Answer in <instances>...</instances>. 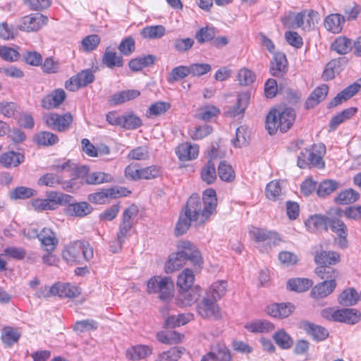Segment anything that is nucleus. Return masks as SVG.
Wrapping results in <instances>:
<instances>
[{
  "mask_svg": "<svg viewBox=\"0 0 361 361\" xmlns=\"http://www.w3.org/2000/svg\"><path fill=\"white\" fill-rule=\"evenodd\" d=\"M20 337V333L17 329L10 326L4 327L1 334V339L7 346H11L16 343Z\"/></svg>",
  "mask_w": 361,
  "mask_h": 361,
  "instance_id": "nucleus-49",
  "label": "nucleus"
},
{
  "mask_svg": "<svg viewBox=\"0 0 361 361\" xmlns=\"http://www.w3.org/2000/svg\"><path fill=\"white\" fill-rule=\"evenodd\" d=\"M273 338L276 343L283 349L290 348L293 343L291 337L284 330L276 332Z\"/></svg>",
  "mask_w": 361,
  "mask_h": 361,
  "instance_id": "nucleus-56",
  "label": "nucleus"
},
{
  "mask_svg": "<svg viewBox=\"0 0 361 361\" xmlns=\"http://www.w3.org/2000/svg\"><path fill=\"white\" fill-rule=\"evenodd\" d=\"M281 193L280 184L276 180H272L267 184L266 188V195L267 198L271 200H276L279 198Z\"/></svg>",
  "mask_w": 361,
  "mask_h": 361,
  "instance_id": "nucleus-63",
  "label": "nucleus"
},
{
  "mask_svg": "<svg viewBox=\"0 0 361 361\" xmlns=\"http://www.w3.org/2000/svg\"><path fill=\"white\" fill-rule=\"evenodd\" d=\"M304 328L307 333L316 341H324L329 336L328 330L323 326L305 322Z\"/></svg>",
  "mask_w": 361,
  "mask_h": 361,
  "instance_id": "nucleus-32",
  "label": "nucleus"
},
{
  "mask_svg": "<svg viewBox=\"0 0 361 361\" xmlns=\"http://www.w3.org/2000/svg\"><path fill=\"white\" fill-rule=\"evenodd\" d=\"M152 353V350L147 345H137L127 350L126 355L130 360H136L144 359Z\"/></svg>",
  "mask_w": 361,
  "mask_h": 361,
  "instance_id": "nucleus-47",
  "label": "nucleus"
},
{
  "mask_svg": "<svg viewBox=\"0 0 361 361\" xmlns=\"http://www.w3.org/2000/svg\"><path fill=\"white\" fill-rule=\"evenodd\" d=\"M352 48V41L345 37H339L331 44V49L339 54H345L348 53Z\"/></svg>",
  "mask_w": 361,
  "mask_h": 361,
  "instance_id": "nucleus-43",
  "label": "nucleus"
},
{
  "mask_svg": "<svg viewBox=\"0 0 361 361\" xmlns=\"http://www.w3.org/2000/svg\"><path fill=\"white\" fill-rule=\"evenodd\" d=\"M79 167H85L87 169V173L85 175L77 177V183L80 185V187L85 183L98 185L103 183H109L113 179L110 174L104 172L97 171L89 173L90 169L85 165L80 166Z\"/></svg>",
  "mask_w": 361,
  "mask_h": 361,
  "instance_id": "nucleus-12",
  "label": "nucleus"
},
{
  "mask_svg": "<svg viewBox=\"0 0 361 361\" xmlns=\"http://www.w3.org/2000/svg\"><path fill=\"white\" fill-rule=\"evenodd\" d=\"M133 223L130 221H123L119 225V229L116 234V240L113 243H116L117 247H114V245H111V250L113 252H117L119 250L121 249L122 245L124 243L125 240L129 236L130 230L133 226Z\"/></svg>",
  "mask_w": 361,
  "mask_h": 361,
  "instance_id": "nucleus-22",
  "label": "nucleus"
},
{
  "mask_svg": "<svg viewBox=\"0 0 361 361\" xmlns=\"http://www.w3.org/2000/svg\"><path fill=\"white\" fill-rule=\"evenodd\" d=\"M252 333H267L274 329V325L267 320H257L245 326Z\"/></svg>",
  "mask_w": 361,
  "mask_h": 361,
  "instance_id": "nucleus-41",
  "label": "nucleus"
},
{
  "mask_svg": "<svg viewBox=\"0 0 361 361\" xmlns=\"http://www.w3.org/2000/svg\"><path fill=\"white\" fill-rule=\"evenodd\" d=\"M336 315L338 322H344L348 324H355L357 323L361 318V313L355 309L343 308L337 310Z\"/></svg>",
  "mask_w": 361,
  "mask_h": 361,
  "instance_id": "nucleus-26",
  "label": "nucleus"
},
{
  "mask_svg": "<svg viewBox=\"0 0 361 361\" xmlns=\"http://www.w3.org/2000/svg\"><path fill=\"white\" fill-rule=\"evenodd\" d=\"M214 361H231V355L229 349L225 344L218 343L213 348Z\"/></svg>",
  "mask_w": 361,
  "mask_h": 361,
  "instance_id": "nucleus-53",
  "label": "nucleus"
},
{
  "mask_svg": "<svg viewBox=\"0 0 361 361\" xmlns=\"http://www.w3.org/2000/svg\"><path fill=\"white\" fill-rule=\"evenodd\" d=\"M295 120V113L293 108L272 109L266 118V129L270 135H274L278 130L281 133L287 132Z\"/></svg>",
  "mask_w": 361,
  "mask_h": 361,
  "instance_id": "nucleus-4",
  "label": "nucleus"
},
{
  "mask_svg": "<svg viewBox=\"0 0 361 361\" xmlns=\"http://www.w3.org/2000/svg\"><path fill=\"white\" fill-rule=\"evenodd\" d=\"M66 96L63 90H56L51 94H48L42 99V106L46 109L56 108L64 101Z\"/></svg>",
  "mask_w": 361,
  "mask_h": 361,
  "instance_id": "nucleus-18",
  "label": "nucleus"
},
{
  "mask_svg": "<svg viewBox=\"0 0 361 361\" xmlns=\"http://www.w3.org/2000/svg\"><path fill=\"white\" fill-rule=\"evenodd\" d=\"M62 257L68 263L80 264L93 257V248L87 242L77 240L66 246Z\"/></svg>",
  "mask_w": 361,
  "mask_h": 361,
  "instance_id": "nucleus-5",
  "label": "nucleus"
},
{
  "mask_svg": "<svg viewBox=\"0 0 361 361\" xmlns=\"http://www.w3.org/2000/svg\"><path fill=\"white\" fill-rule=\"evenodd\" d=\"M173 282L169 277L154 276L147 283V292L149 294L159 293V298L167 300L171 297Z\"/></svg>",
  "mask_w": 361,
  "mask_h": 361,
  "instance_id": "nucleus-7",
  "label": "nucleus"
},
{
  "mask_svg": "<svg viewBox=\"0 0 361 361\" xmlns=\"http://www.w3.org/2000/svg\"><path fill=\"white\" fill-rule=\"evenodd\" d=\"M325 147L322 145H313L310 149L302 150L298 157L297 165L301 169L312 166L319 169L324 167L322 155L324 153Z\"/></svg>",
  "mask_w": 361,
  "mask_h": 361,
  "instance_id": "nucleus-6",
  "label": "nucleus"
},
{
  "mask_svg": "<svg viewBox=\"0 0 361 361\" xmlns=\"http://www.w3.org/2000/svg\"><path fill=\"white\" fill-rule=\"evenodd\" d=\"M51 168L58 172L63 171L69 172L71 179L69 180H62L58 175L48 173L39 178L37 181L39 185L54 188L58 185H61L64 190L73 192L80 188V185L77 183V177L83 176L87 173L85 167H77V165L71 160H68L61 165L53 166Z\"/></svg>",
  "mask_w": 361,
  "mask_h": 361,
  "instance_id": "nucleus-2",
  "label": "nucleus"
},
{
  "mask_svg": "<svg viewBox=\"0 0 361 361\" xmlns=\"http://www.w3.org/2000/svg\"><path fill=\"white\" fill-rule=\"evenodd\" d=\"M329 226L332 231L336 233L339 237H341L342 241H344L345 243L347 227L343 221L337 219L329 218Z\"/></svg>",
  "mask_w": 361,
  "mask_h": 361,
  "instance_id": "nucleus-54",
  "label": "nucleus"
},
{
  "mask_svg": "<svg viewBox=\"0 0 361 361\" xmlns=\"http://www.w3.org/2000/svg\"><path fill=\"white\" fill-rule=\"evenodd\" d=\"M118 48L124 56H130L135 49L134 39L132 37H126L121 41Z\"/></svg>",
  "mask_w": 361,
  "mask_h": 361,
  "instance_id": "nucleus-64",
  "label": "nucleus"
},
{
  "mask_svg": "<svg viewBox=\"0 0 361 361\" xmlns=\"http://www.w3.org/2000/svg\"><path fill=\"white\" fill-rule=\"evenodd\" d=\"M339 187V182L331 179L325 180L319 183L317 194L320 197H325L336 191Z\"/></svg>",
  "mask_w": 361,
  "mask_h": 361,
  "instance_id": "nucleus-39",
  "label": "nucleus"
},
{
  "mask_svg": "<svg viewBox=\"0 0 361 361\" xmlns=\"http://www.w3.org/2000/svg\"><path fill=\"white\" fill-rule=\"evenodd\" d=\"M217 207L216 191L207 189L202 198L197 194H192L187 201L184 213H180L175 228V235H182L187 232L192 221L198 224H204L215 212Z\"/></svg>",
  "mask_w": 361,
  "mask_h": 361,
  "instance_id": "nucleus-1",
  "label": "nucleus"
},
{
  "mask_svg": "<svg viewBox=\"0 0 361 361\" xmlns=\"http://www.w3.org/2000/svg\"><path fill=\"white\" fill-rule=\"evenodd\" d=\"M359 295L356 290L350 288L344 290L338 296V302L343 306H352L357 303Z\"/></svg>",
  "mask_w": 361,
  "mask_h": 361,
  "instance_id": "nucleus-38",
  "label": "nucleus"
},
{
  "mask_svg": "<svg viewBox=\"0 0 361 361\" xmlns=\"http://www.w3.org/2000/svg\"><path fill=\"white\" fill-rule=\"evenodd\" d=\"M171 107L169 103L166 102H157L152 104L147 111V116H157L164 114Z\"/></svg>",
  "mask_w": 361,
  "mask_h": 361,
  "instance_id": "nucleus-58",
  "label": "nucleus"
},
{
  "mask_svg": "<svg viewBox=\"0 0 361 361\" xmlns=\"http://www.w3.org/2000/svg\"><path fill=\"white\" fill-rule=\"evenodd\" d=\"M140 95V92L137 90H127L118 92L111 96L109 102L112 105L121 104L126 102L134 99Z\"/></svg>",
  "mask_w": 361,
  "mask_h": 361,
  "instance_id": "nucleus-28",
  "label": "nucleus"
},
{
  "mask_svg": "<svg viewBox=\"0 0 361 361\" xmlns=\"http://www.w3.org/2000/svg\"><path fill=\"white\" fill-rule=\"evenodd\" d=\"M43 120L47 127L51 130L58 132H64L69 128L73 121V116L69 113L63 115L56 113H49L43 116Z\"/></svg>",
  "mask_w": 361,
  "mask_h": 361,
  "instance_id": "nucleus-8",
  "label": "nucleus"
},
{
  "mask_svg": "<svg viewBox=\"0 0 361 361\" xmlns=\"http://www.w3.org/2000/svg\"><path fill=\"white\" fill-rule=\"evenodd\" d=\"M48 18L42 13H35L20 18L18 27L20 30L25 32L37 31L46 25Z\"/></svg>",
  "mask_w": 361,
  "mask_h": 361,
  "instance_id": "nucleus-11",
  "label": "nucleus"
},
{
  "mask_svg": "<svg viewBox=\"0 0 361 361\" xmlns=\"http://www.w3.org/2000/svg\"><path fill=\"white\" fill-rule=\"evenodd\" d=\"M345 20V17L341 14H330L324 20V26L329 31L338 33L342 30Z\"/></svg>",
  "mask_w": 361,
  "mask_h": 361,
  "instance_id": "nucleus-25",
  "label": "nucleus"
},
{
  "mask_svg": "<svg viewBox=\"0 0 361 361\" xmlns=\"http://www.w3.org/2000/svg\"><path fill=\"white\" fill-rule=\"evenodd\" d=\"M185 349L182 347H173L159 355L157 361H178Z\"/></svg>",
  "mask_w": 361,
  "mask_h": 361,
  "instance_id": "nucleus-50",
  "label": "nucleus"
},
{
  "mask_svg": "<svg viewBox=\"0 0 361 361\" xmlns=\"http://www.w3.org/2000/svg\"><path fill=\"white\" fill-rule=\"evenodd\" d=\"M216 300L209 297L204 298L197 305V313L204 319H219L221 318V311Z\"/></svg>",
  "mask_w": 361,
  "mask_h": 361,
  "instance_id": "nucleus-9",
  "label": "nucleus"
},
{
  "mask_svg": "<svg viewBox=\"0 0 361 361\" xmlns=\"http://www.w3.org/2000/svg\"><path fill=\"white\" fill-rule=\"evenodd\" d=\"M195 281L193 271L189 269H185L179 275L177 280V286L181 290L189 289L192 287Z\"/></svg>",
  "mask_w": 361,
  "mask_h": 361,
  "instance_id": "nucleus-46",
  "label": "nucleus"
},
{
  "mask_svg": "<svg viewBox=\"0 0 361 361\" xmlns=\"http://www.w3.org/2000/svg\"><path fill=\"white\" fill-rule=\"evenodd\" d=\"M286 67L287 59L286 55L281 52L275 54L270 63L271 74L275 77H281L286 72Z\"/></svg>",
  "mask_w": 361,
  "mask_h": 361,
  "instance_id": "nucleus-20",
  "label": "nucleus"
},
{
  "mask_svg": "<svg viewBox=\"0 0 361 361\" xmlns=\"http://www.w3.org/2000/svg\"><path fill=\"white\" fill-rule=\"evenodd\" d=\"M39 240L43 250L49 253L54 252L59 243L56 233L49 228L42 229L39 232Z\"/></svg>",
  "mask_w": 361,
  "mask_h": 361,
  "instance_id": "nucleus-14",
  "label": "nucleus"
},
{
  "mask_svg": "<svg viewBox=\"0 0 361 361\" xmlns=\"http://www.w3.org/2000/svg\"><path fill=\"white\" fill-rule=\"evenodd\" d=\"M178 252L169 256V260L165 266V271L167 274L182 267L189 261L195 266L200 267L202 264V259L200 251L190 241L180 240L178 243Z\"/></svg>",
  "mask_w": 361,
  "mask_h": 361,
  "instance_id": "nucleus-3",
  "label": "nucleus"
},
{
  "mask_svg": "<svg viewBox=\"0 0 361 361\" xmlns=\"http://www.w3.org/2000/svg\"><path fill=\"white\" fill-rule=\"evenodd\" d=\"M340 255L338 253L333 251L318 250L314 252V261L316 264L321 267L335 264L339 261Z\"/></svg>",
  "mask_w": 361,
  "mask_h": 361,
  "instance_id": "nucleus-24",
  "label": "nucleus"
},
{
  "mask_svg": "<svg viewBox=\"0 0 361 361\" xmlns=\"http://www.w3.org/2000/svg\"><path fill=\"white\" fill-rule=\"evenodd\" d=\"M37 192L32 188L20 186L12 190L9 193L11 200H25L36 195Z\"/></svg>",
  "mask_w": 361,
  "mask_h": 361,
  "instance_id": "nucleus-51",
  "label": "nucleus"
},
{
  "mask_svg": "<svg viewBox=\"0 0 361 361\" xmlns=\"http://www.w3.org/2000/svg\"><path fill=\"white\" fill-rule=\"evenodd\" d=\"M312 284V281L308 279H291L287 282V288L296 292H304L308 290Z\"/></svg>",
  "mask_w": 361,
  "mask_h": 361,
  "instance_id": "nucleus-37",
  "label": "nucleus"
},
{
  "mask_svg": "<svg viewBox=\"0 0 361 361\" xmlns=\"http://www.w3.org/2000/svg\"><path fill=\"white\" fill-rule=\"evenodd\" d=\"M130 191L125 188H109L102 189L97 192L91 193L88 195V200L94 204H105L108 198H117L126 196Z\"/></svg>",
  "mask_w": 361,
  "mask_h": 361,
  "instance_id": "nucleus-10",
  "label": "nucleus"
},
{
  "mask_svg": "<svg viewBox=\"0 0 361 361\" xmlns=\"http://www.w3.org/2000/svg\"><path fill=\"white\" fill-rule=\"evenodd\" d=\"M142 125L141 119L134 114L123 116L122 127L127 129H136Z\"/></svg>",
  "mask_w": 361,
  "mask_h": 361,
  "instance_id": "nucleus-62",
  "label": "nucleus"
},
{
  "mask_svg": "<svg viewBox=\"0 0 361 361\" xmlns=\"http://www.w3.org/2000/svg\"><path fill=\"white\" fill-rule=\"evenodd\" d=\"M34 140L39 145L51 146L59 142V137L52 133L42 131L35 135Z\"/></svg>",
  "mask_w": 361,
  "mask_h": 361,
  "instance_id": "nucleus-48",
  "label": "nucleus"
},
{
  "mask_svg": "<svg viewBox=\"0 0 361 361\" xmlns=\"http://www.w3.org/2000/svg\"><path fill=\"white\" fill-rule=\"evenodd\" d=\"M102 62L109 68L122 67L123 66V56L112 51L109 47L105 49L102 57Z\"/></svg>",
  "mask_w": 361,
  "mask_h": 361,
  "instance_id": "nucleus-31",
  "label": "nucleus"
},
{
  "mask_svg": "<svg viewBox=\"0 0 361 361\" xmlns=\"http://www.w3.org/2000/svg\"><path fill=\"white\" fill-rule=\"evenodd\" d=\"M357 112V108L350 107L334 116L329 124V131H335L338 126L345 121L350 119Z\"/></svg>",
  "mask_w": 361,
  "mask_h": 361,
  "instance_id": "nucleus-21",
  "label": "nucleus"
},
{
  "mask_svg": "<svg viewBox=\"0 0 361 361\" xmlns=\"http://www.w3.org/2000/svg\"><path fill=\"white\" fill-rule=\"evenodd\" d=\"M319 14L314 10H304L298 13L293 21V25L297 27H304V28L310 29L315 23H318Z\"/></svg>",
  "mask_w": 361,
  "mask_h": 361,
  "instance_id": "nucleus-13",
  "label": "nucleus"
},
{
  "mask_svg": "<svg viewBox=\"0 0 361 361\" xmlns=\"http://www.w3.org/2000/svg\"><path fill=\"white\" fill-rule=\"evenodd\" d=\"M295 310V306L290 302L288 303H274L267 307V312L269 315L283 319L290 315Z\"/></svg>",
  "mask_w": 361,
  "mask_h": 361,
  "instance_id": "nucleus-16",
  "label": "nucleus"
},
{
  "mask_svg": "<svg viewBox=\"0 0 361 361\" xmlns=\"http://www.w3.org/2000/svg\"><path fill=\"white\" fill-rule=\"evenodd\" d=\"M336 283L323 281L317 284L312 290L311 295L314 298H323L330 295L336 288Z\"/></svg>",
  "mask_w": 361,
  "mask_h": 361,
  "instance_id": "nucleus-34",
  "label": "nucleus"
},
{
  "mask_svg": "<svg viewBox=\"0 0 361 361\" xmlns=\"http://www.w3.org/2000/svg\"><path fill=\"white\" fill-rule=\"evenodd\" d=\"M190 75L188 66H179L173 68L168 77L169 83L180 80Z\"/></svg>",
  "mask_w": 361,
  "mask_h": 361,
  "instance_id": "nucleus-60",
  "label": "nucleus"
},
{
  "mask_svg": "<svg viewBox=\"0 0 361 361\" xmlns=\"http://www.w3.org/2000/svg\"><path fill=\"white\" fill-rule=\"evenodd\" d=\"M250 234L255 241L266 242L269 246L276 245L280 240L276 233L262 228H255L250 231Z\"/></svg>",
  "mask_w": 361,
  "mask_h": 361,
  "instance_id": "nucleus-19",
  "label": "nucleus"
},
{
  "mask_svg": "<svg viewBox=\"0 0 361 361\" xmlns=\"http://www.w3.org/2000/svg\"><path fill=\"white\" fill-rule=\"evenodd\" d=\"M166 32L164 26L161 25L147 26L141 30L142 37L149 39H160Z\"/></svg>",
  "mask_w": 361,
  "mask_h": 361,
  "instance_id": "nucleus-42",
  "label": "nucleus"
},
{
  "mask_svg": "<svg viewBox=\"0 0 361 361\" xmlns=\"http://www.w3.org/2000/svg\"><path fill=\"white\" fill-rule=\"evenodd\" d=\"M360 197L359 193L349 188L340 192L335 197V202L340 204H349L356 202Z\"/></svg>",
  "mask_w": 361,
  "mask_h": 361,
  "instance_id": "nucleus-40",
  "label": "nucleus"
},
{
  "mask_svg": "<svg viewBox=\"0 0 361 361\" xmlns=\"http://www.w3.org/2000/svg\"><path fill=\"white\" fill-rule=\"evenodd\" d=\"M53 295L60 298H75L80 294V290L76 286L70 283H56L49 288Z\"/></svg>",
  "mask_w": 361,
  "mask_h": 361,
  "instance_id": "nucleus-15",
  "label": "nucleus"
},
{
  "mask_svg": "<svg viewBox=\"0 0 361 361\" xmlns=\"http://www.w3.org/2000/svg\"><path fill=\"white\" fill-rule=\"evenodd\" d=\"M218 173L219 178L226 182H231L234 178V171L229 164L225 161H221L218 167Z\"/></svg>",
  "mask_w": 361,
  "mask_h": 361,
  "instance_id": "nucleus-57",
  "label": "nucleus"
},
{
  "mask_svg": "<svg viewBox=\"0 0 361 361\" xmlns=\"http://www.w3.org/2000/svg\"><path fill=\"white\" fill-rule=\"evenodd\" d=\"M201 177L203 181L207 184H212L216 178L215 164L212 159L209 160L207 164L202 168Z\"/></svg>",
  "mask_w": 361,
  "mask_h": 361,
  "instance_id": "nucleus-52",
  "label": "nucleus"
},
{
  "mask_svg": "<svg viewBox=\"0 0 361 361\" xmlns=\"http://www.w3.org/2000/svg\"><path fill=\"white\" fill-rule=\"evenodd\" d=\"M23 154L11 151L0 156V164L4 167H16L24 161Z\"/></svg>",
  "mask_w": 361,
  "mask_h": 361,
  "instance_id": "nucleus-30",
  "label": "nucleus"
},
{
  "mask_svg": "<svg viewBox=\"0 0 361 361\" xmlns=\"http://www.w3.org/2000/svg\"><path fill=\"white\" fill-rule=\"evenodd\" d=\"M329 92L328 85L324 84L315 88L308 97L305 106L307 109H312L323 101Z\"/></svg>",
  "mask_w": 361,
  "mask_h": 361,
  "instance_id": "nucleus-23",
  "label": "nucleus"
},
{
  "mask_svg": "<svg viewBox=\"0 0 361 361\" xmlns=\"http://www.w3.org/2000/svg\"><path fill=\"white\" fill-rule=\"evenodd\" d=\"M250 98L249 92H243L238 95V102L233 108L232 114L233 116L239 115L245 111L250 102Z\"/></svg>",
  "mask_w": 361,
  "mask_h": 361,
  "instance_id": "nucleus-59",
  "label": "nucleus"
},
{
  "mask_svg": "<svg viewBox=\"0 0 361 361\" xmlns=\"http://www.w3.org/2000/svg\"><path fill=\"white\" fill-rule=\"evenodd\" d=\"M193 319L192 313L179 314L178 315H173L169 317L166 319L165 324L167 328H174L181 325L186 324Z\"/></svg>",
  "mask_w": 361,
  "mask_h": 361,
  "instance_id": "nucleus-45",
  "label": "nucleus"
},
{
  "mask_svg": "<svg viewBox=\"0 0 361 361\" xmlns=\"http://www.w3.org/2000/svg\"><path fill=\"white\" fill-rule=\"evenodd\" d=\"M216 35L214 27L206 26L200 28L195 34V39L200 44L212 40Z\"/></svg>",
  "mask_w": 361,
  "mask_h": 361,
  "instance_id": "nucleus-55",
  "label": "nucleus"
},
{
  "mask_svg": "<svg viewBox=\"0 0 361 361\" xmlns=\"http://www.w3.org/2000/svg\"><path fill=\"white\" fill-rule=\"evenodd\" d=\"M227 290V281H218L213 283L208 292L207 297L217 300L226 294Z\"/></svg>",
  "mask_w": 361,
  "mask_h": 361,
  "instance_id": "nucleus-44",
  "label": "nucleus"
},
{
  "mask_svg": "<svg viewBox=\"0 0 361 361\" xmlns=\"http://www.w3.org/2000/svg\"><path fill=\"white\" fill-rule=\"evenodd\" d=\"M92 207L87 202H80L70 204L67 208V213L70 216L84 217L92 212Z\"/></svg>",
  "mask_w": 361,
  "mask_h": 361,
  "instance_id": "nucleus-29",
  "label": "nucleus"
},
{
  "mask_svg": "<svg viewBox=\"0 0 361 361\" xmlns=\"http://www.w3.org/2000/svg\"><path fill=\"white\" fill-rule=\"evenodd\" d=\"M329 218L322 214H314L311 216L305 221V226L309 231L314 232L316 231H326L329 228Z\"/></svg>",
  "mask_w": 361,
  "mask_h": 361,
  "instance_id": "nucleus-17",
  "label": "nucleus"
},
{
  "mask_svg": "<svg viewBox=\"0 0 361 361\" xmlns=\"http://www.w3.org/2000/svg\"><path fill=\"white\" fill-rule=\"evenodd\" d=\"M199 152V147L197 145L183 143L180 145L176 150V154L181 161L192 160L195 159Z\"/></svg>",
  "mask_w": 361,
  "mask_h": 361,
  "instance_id": "nucleus-27",
  "label": "nucleus"
},
{
  "mask_svg": "<svg viewBox=\"0 0 361 361\" xmlns=\"http://www.w3.org/2000/svg\"><path fill=\"white\" fill-rule=\"evenodd\" d=\"M149 157V149L147 146H140L131 149L128 158L132 160H147Z\"/></svg>",
  "mask_w": 361,
  "mask_h": 361,
  "instance_id": "nucleus-61",
  "label": "nucleus"
},
{
  "mask_svg": "<svg viewBox=\"0 0 361 361\" xmlns=\"http://www.w3.org/2000/svg\"><path fill=\"white\" fill-rule=\"evenodd\" d=\"M157 339L164 344H176L181 341L183 335L174 331H159L156 335Z\"/></svg>",
  "mask_w": 361,
  "mask_h": 361,
  "instance_id": "nucleus-36",
  "label": "nucleus"
},
{
  "mask_svg": "<svg viewBox=\"0 0 361 361\" xmlns=\"http://www.w3.org/2000/svg\"><path fill=\"white\" fill-rule=\"evenodd\" d=\"M200 296V288L196 286L195 288L183 290L179 299L183 306H190L199 299Z\"/></svg>",
  "mask_w": 361,
  "mask_h": 361,
  "instance_id": "nucleus-33",
  "label": "nucleus"
},
{
  "mask_svg": "<svg viewBox=\"0 0 361 361\" xmlns=\"http://www.w3.org/2000/svg\"><path fill=\"white\" fill-rule=\"evenodd\" d=\"M315 274L324 281L329 283H336V279L338 276V272L333 267L329 266L317 267L314 270Z\"/></svg>",
  "mask_w": 361,
  "mask_h": 361,
  "instance_id": "nucleus-35",
  "label": "nucleus"
}]
</instances>
